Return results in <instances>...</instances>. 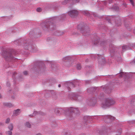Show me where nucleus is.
<instances>
[{
    "instance_id": "1",
    "label": "nucleus",
    "mask_w": 135,
    "mask_h": 135,
    "mask_svg": "<svg viewBox=\"0 0 135 135\" xmlns=\"http://www.w3.org/2000/svg\"><path fill=\"white\" fill-rule=\"evenodd\" d=\"M55 17L51 18L47 21L41 23L40 26L44 32H50L56 28V25L53 23L54 21Z\"/></svg>"
},
{
    "instance_id": "2",
    "label": "nucleus",
    "mask_w": 135,
    "mask_h": 135,
    "mask_svg": "<svg viewBox=\"0 0 135 135\" xmlns=\"http://www.w3.org/2000/svg\"><path fill=\"white\" fill-rule=\"evenodd\" d=\"M115 103V99L109 97L105 99L101 106L103 108H106L114 105Z\"/></svg>"
},
{
    "instance_id": "3",
    "label": "nucleus",
    "mask_w": 135,
    "mask_h": 135,
    "mask_svg": "<svg viewBox=\"0 0 135 135\" xmlns=\"http://www.w3.org/2000/svg\"><path fill=\"white\" fill-rule=\"evenodd\" d=\"M2 55L4 57L6 60L11 61L14 60L15 59L14 57H13L11 54V53L6 50H3L2 51L1 53Z\"/></svg>"
},
{
    "instance_id": "4",
    "label": "nucleus",
    "mask_w": 135,
    "mask_h": 135,
    "mask_svg": "<svg viewBox=\"0 0 135 135\" xmlns=\"http://www.w3.org/2000/svg\"><path fill=\"white\" fill-rule=\"evenodd\" d=\"M78 11L76 10H73L68 12V14L71 17H74L78 14Z\"/></svg>"
},
{
    "instance_id": "5",
    "label": "nucleus",
    "mask_w": 135,
    "mask_h": 135,
    "mask_svg": "<svg viewBox=\"0 0 135 135\" xmlns=\"http://www.w3.org/2000/svg\"><path fill=\"white\" fill-rule=\"evenodd\" d=\"M68 111L69 113L70 112L72 114L73 113L74 115H75L76 114L78 113L79 110L78 108H74L70 107L68 109Z\"/></svg>"
},
{
    "instance_id": "6",
    "label": "nucleus",
    "mask_w": 135,
    "mask_h": 135,
    "mask_svg": "<svg viewBox=\"0 0 135 135\" xmlns=\"http://www.w3.org/2000/svg\"><path fill=\"white\" fill-rule=\"evenodd\" d=\"M79 0H65L62 2V4L64 5L69 3L73 4L79 2Z\"/></svg>"
},
{
    "instance_id": "7",
    "label": "nucleus",
    "mask_w": 135,
    "mask_h": 135,
    "mask_svg": "<svg viewBox=\"0 0 135 135\" xmlns=\"http://www.w3.org/2000/svg\"><path fill=\"white\" fill-rule=\"evenodd\" d=\"M71 95L73 97L71 98L72 99L75 100H79L81 98V97L79 95H76L75 94H71Z\"/></svg>"
},
{
    "instance_id": "8",
    "label": "nucleus",
    "mask_w": 135,
    "mask_h": 135,
    "mask_svg": "<svg viewBox=\"0 0 135 135\" xmlns=\"http://www.w3.org/2000/svg\"><path fill=\"white\" fill-rule=\"evenodd\" d=\"M64 33V32L62 31H58L55 32L54 34L55 35L59 36L63 35Z\"/></svg>"
},
{
    "instance_id": "9",
    "label": "nucleus",
    "mask_w": 135,
    "mask_h": 135,
    "mask_svg": "<svg viewBox=\"0 0 135 135\" xmlns=\"http://www.w3.org/2000/svg\"><path fill=\"white\" fill-rule=\"evenodd\" d=\"M20 110L19 109H17L14 111L13 114L14 116H17L20 113Z\"/></svg>"
},
{
    "instance_id": "10",
    "label": "nucleus",
    "mask_w": 135,
    "mask_h": 135,
    "mask_svg": "<svg viewBox=\"0 0 135 135\" xmlns=\"http://www.w3.org/2000/svg\"><path fill=\"white\" fill-rule=\"evenodd\" d=\"M105 118L109 120H113L114 119V117L110 115L105 116Z\"/></svg>"
},
{
    "instance_id": "11",
    "label": "nucleus",
    "mask_w": 135,
    "mask_h": 135,
    "mask_svg": "<svg viewBox=\"0 0 135 135\" xmlns=\"http://www.w3.org/2000/svg\"><path fill=\"white\" fill-rule=\"evenodd\" d=\"M81 26L80 25H79L78 26V28L81 31V32L82 33H86V30L84 29V27H83L81 28H80V27Z\"/></svg>"
},
{
    "instance_id": "12",
    "label": "nucleus",
    "mask_w": 135,
    "mask_h": 135,
    "mask_svg": "<svg viewBox=\"0 0 135 135\" xmlns=\"http://www.w3.org/2000/svg\"><path fill=\"white\" fill-rule=\"evenodd\" d=\"M3 105L4 106L8 107H11L13 106V105L10 103H3Z\"/></svg>"
},
{
    "instance_id": "13",
    "label": "nucleus",
    "mask_w": 135,
    "mask_h": 135,
    "mask_svg": "<svg viewBox=\"0 0 135 135\" xmlns=\"http://www.w3.org/2000/svg\"><path fill=\"white\" fill-rule=\"evenodd\" d=\"M13 125L12 123H11L8 125V128L9 130L11 131L13 130Z\"/></svg>"
},
{
    "instance_id": "14",
    "label": "nucleus",
    "mask_w": 135,
    "mask_h": 135,
    "mask_svg": "<svg viewBox=\"0 0 135 135\" xmlns=\"http://www.w3.org/2000/svg\"><path fill=\"white\" fill-rule=\"evenodd\" d=\"M65 85V86L68 85L70 87H73V84L72 83L70 82H69L66 83Z\"/></svg>"
},
{
    "instance_id": "15",
    "label": "nucleus",
    "mask_w": 135,
    "mask_h": 135,
    "mask_svg": "<svg viewBox=\"0 0 135 135\" xmlns=\"http://www.w3.org/2000/svg\"><path fill=\"white\" fill-rule=\"evenodd\" d=\"M37 48L36 47H32V49L31 50H30V51H31V52H36L37 51Z\"/></svg>"
},
{
    "instance_id": "16",
    "label": "nucleus",
    "mask_w": 135,
    "mask_h": 135,
    "mask_svg": "<svg viewBox=\"0 0 135 135\" xmlns=\"http://www.w3.org/2000/svg\"><path fill=\"white\" fill-rule=\"evenodd\" d=\"M91 117L89 116H85L84 117V119L86 121H88L89 120H90Z\"/></svg>"
},
{
    "instance_id": "17",
    "label": "nucleus",
    "mask_w": 135,
    "mask_h": 135,
    "mask_svg": "<svg viewBox=\"0 0 135 135\" xmlns=\"http://www.w3.org/2000/svg\"><path fill=\"white\" fill-rule=\"evenodd\" d=\"M25 126L28 127L30 128L31 127V124L29 122H26L25 124Z\"/></svg>"
},
{
    "instance_id": "18",
    "label": "nucleus",
    "mask_w": 135,
    "mask_h": 135,
    "mask_svg": "<svg viewBox=\"0 0 135 135\" xmlns=\"http://www.w3.org/2000/svg\"><path fill=\"white\" fill-rule=\"evenodd\" d=\"M71 59V57L70 56H67L63 58V60L64 61H65V60H70Z\"/></svg>"
},
{
    "instance_id": "19",
    "label": "nucleus",
    "mask_w": 135,
    "mask_h": 135,
    "mask_svg": "<svg viewBox=\"0 0 135 135\" xmlns=\"http://www.w3.org/2000/svg\"><path fill=\"white\" fill-rule=\"evenodd\" d=\"M83 13L86 16H90V13L88 11H84L83 12Z\"/></svg>"
},
{
    "instance_id": "20",
    "label": "nucleus",
    "mask_w": 135,
    "mask_h": 135,
    "mask_svg": "<svg viewBox=\"0 0 135 135\" xmlns=\"http://www.w3.org/2000/svg\"><path fill=\"white\" fill-rule=\"evenodd\" d=\"M120 19H119V20H118V22H117V21H116V25H117V26H119L120 25Z\"/></svg>"
},
{
    "instance_id": "21",
    "label": "nucleus",
    "mask_w": 135,
    "mask_h": 135,
    "mask_svg": "<svg viewBox=\"0 0 135 135\" xmlns=\"http://www.w3.org/2000/svg\"><path fill=\"white\" fill-rule=\"evenodd\" d=\"M76 68L78 70H79L81 68V66L80 64H78L77 65Z\"/></svg>"
},
{
    "instance_id": "22",
    "label": "nucleus",
    "mask_w": 135,
    "mask_h": 135,
    "mask_svg": "<svg viewBox=\"0 0 135 135\" xmlns=\"http://www.w3.org/2000/svg\"><path fill=\"white\" fill-rule=\"evenodd\" d=\"M6 134L8 135H12V133L11 131H8L6 132Z\"/></svg>"
},
{
    "instance_id": "23",
    "label": "nucleus",
    "mask_w": 135,
    "mask_h": 135,
    "mask_svg": "<svg viewBox=\"0 0 135 135\" xmlns=\"http://www.w3.org/2000/svg\"><path fill=\"white\" fill-rule=\"evenodd\" d=\"M42 11V9L40 7L36 9V11L38 12H41Z\"/></svg>"
},
{
    "instance_id": "24",
    "label": "nucleus",
    "mask_w": 135,
    "mask_h": 135,
    "mask_svg": "<svg viewBox=\"0 0 135 135\" xmlns=\"http://www.w3.org/2000/svg\"><path fill=\"white\" fill-rule=\"evenodd\" d=\"M10 121V119L9 118H7L6 121V123H8Z\"/></svg>"
},
{
    "instance_id": "25",
    "label": "nucleus",
    "mask_w": 135,
    "mask_h": 135,
    "mask_svg": "<svg viewBox=\"0 0 135 135\" xmlns=\"http://www.w3.org/2000/svg\"><path fill=\"white\" fill-rule=\"evenodd\" d=\"M127 46H122V49L123 50H127Z\"/></svg>"
},
{
    "instance_id": "26",
    "label": "nucleus",
    "mask_w": 135,
    "mask_h": 135,
    "mask_svg": "<svg viewBox=\"0 0 135 135\" xmlns=\"http://www.w3.org/2000/svg\"><path fill=\"white\" fill-rule=\"evenodd\" d=\"M114 9L116 11H118V7L117 6H115L114 7Z\"/></svg>"
},
{
    "instance_id": "27",
    "label": "nucleus",
    "mask_w": 135,
    "mask_h": 135,
    "mask_svg": "<svg viewBox=\"0 0 135 135\" xmlns=\"http://www.w3.org/2000/svg\"><path fill=\"white\" fill-rule=\"evenodd\" d=\"M33 113H34V114L35 115H36V114H40V112H37L36 111H35V112H34Z\"/></svg>"
},
{
    "instance_id": "28",
    "label": "nucleus",
    "mask_w": 135,
    "mask_h": 135,
    "mask_svg": "<svg viewBox=\"0 0 135 135\" xmlns=\"http://www.w3.org/2000/svg\"><path fill=\"white\" fill-rule=\"evenodd\" d=\"M130 2L132 4L133 6H134V3L133 2V1L132 0H130Z\"/></svg>"
},
{
    "instance_id": "29",
    "label": "nucleus",
    "mask_w": 135,
    "mask_h": 135,
    "mask_svg": "<svg viewBox=\"0 0 135 135\" xmlns=\"http://www.w3.org/2000/svg\"><path fill=\"white\" fill-rule=\"evenodd\" d=\"M131 63V64L132 65L135 64V59L133 61H132Z\"/></svg>"
},
{
    "instance_id": "30",
    "label": "nucleus",
    "mask_w": 135,
    "mask_h": 135,
    "mask_svg": "<svg viewBox=\"0 0 135 135\" xmlns=\"http://www.w3.org/2000/svg\"><path fill=\"white\" fill-rule=\"evenodd\" d=\"M7 18V17H1V18L2 20L5 21V19L6 18Z\"/></svg>"
},
{
    "instance_id": "31",
    "label": "nucleus",
    "mask_w": 135,
    "mask_h": 135,
    "mask_svg": "<svg viewBox=\"0 0 135 135\" xmlns=\"http://www.w3.org/2000/svg\"><path fill=\"white\" fill-rule=\"evenodd\" d=\"M23 74L24 75H26L28 73L27 71H25L23 72Z\"/></svg>"
},
{
    "instance_id": "32",
    "label": "nucleus",
    "mask_w": 135,
    "mask_h": 135,
    "mask_svg": "<svg viewBox=\"0 0 135 135\" xmlns=\"http://www.w3.org/2000/svg\"><path fill=\"white\" fill-rule=\"evenodd\" d=\"M123 76V74L122 73H120L119 74V77H122Z\"/></svg>"
},
{
    "instance_id": "33",
    "label": "nucleus",
    "mask_w": 135,
    "mask_h": 135,
    "mask_svg": "<svg viewBox=\"0 0 135 135\" xmlns=\"http://www.w3.org/2000/svg\"><path fill=\"white\" fill-rule=\"evenodd\" d=\"M103 95H102V96H100H100H99L98 97V98H99L100 99L101 98H103Z\"/></svg>"
},
{
    "instance_id": "34",
    "label": "nucleus",
    "mask_w": 135,
    "mask_h": 135,
    "mask_svg": "<svg viewBox=\"0 0 135 135\" xmlns=\"http://www.w3.org/2000/svg\"><path fill=\"white\" fill-rule=\"evenodd\" d=\"M109 2L110 3H111L112 2V0H109Z\"/></svg>"
},
{
    "instance_id": "35",
    "label": "nucleus",
    "mask_w": 135,
    "mask_h": 135,
    "mask_svg": "<svg viewBox=\"0 0 135 135\" xmlns=\"http://www.w3.org/2000/svg\"><path fill=\"white\" fill-rule=\"evenodd\" d=\"M97 55V56H99V55ZM98 59H100V57L99 56V57H98Z\"/></svg>"
},
{
    "instance_id": "36",
    "label": "nucleus",
    "mask_w": 135,
    "mask_h": 135,
    "mask_svg": "<svg viewBox=\"0 0 135 135\" xmlns=\"http://www.w3.org/2000/svg\"><path fill=\"white\" fill-rule=\"evenodd\" d=\"M104 42H102V43H101V45H102L103 44H104Z\"/></svg>"
},
{
    "instance_id": "37",
    "label": "nucleus",
    "mask_w": 135,
    "mask_h": 135,
    "mask_svg": "<svg viewBox=\"0 0 135 135\" xmlns=\"http://www.w3.org/2000/svg\"><path fill=\"white\" fill-rule=\"evenodd\" d=\"M47 40L49 41V40H50V38H47Z\"/></svg>"
},
{
    "instance_id": "38",
    "label": "nucleus",
    "mask_w": 135,
    "mask_h": 135,
    "mask_svg": "<svg viewBox=\"0 0 135 135\" xmlns=\"http://www.w3.org/2000/svg\"><path fill=\"white\" fill-rule=\"evenodd\" d=\"M61 86L60 84H59L58 85V86L59 87H61Z\"/></svg>"
},
{
    "instance_id": "39",
    "label": "nucleus",
    "mask_w": 135,
    "mask_h": 135,
    "mask_svg": "<svg viewBox=\"0 0 135 135\" xmlns=\"http://www.w3.org/2000/svg\"><path fill=\"white\" fill-rule=\"evenodd\" d=\"M133 32L135 34V29H134L133 30Z\"/></svg>"
},
{
    "instance_id": "40",
    "label": "nucleus",
    "mask_w": 135,
    "mask_h": 135,
    "mask_svg": "<svg viewBox=\"0 0 135 135\" xmlns=\"http://www.w3.org/2000/svg\"><path fill=\"white\" fill-rule=\"evenodd\" d=\"M86 82H89V83H90V81H89L88 80L87 81H86Z\"/></svg>"
},
{
    "instance_id": "41",
    "label": "nucleus",
    "mask_w": 135,
    "mask_h": 135,
    "mask_svg": "<svg viewBox=\"0 0 135 135\" xmlns=\"http://www.w3.org/2000/svg\"><path fill=\"white\" fill-rule=\"evenodd\" d=\"M2 98V96L1 94H0V98Z\"/></svg>"
},
{
    "instance_id": "42",
    "label": "nucleus",
    "mask_w": 135,
    "mask_h": 135,
    "mask_svg": "<svg viewBox=\"0 0 135 135\" xmlns=\"http://www.w3.org/2000/svg\"><path fill=\"white\" fill-rule=\"evenodd\" d=\"M37 135H41V134L40 133H38V134Z\"/></svg>"
},
{
    "instance_id": "43",
    "label": "nucleus",
    "mask_w": 135,
    "mask_h": 135,
    "mask_svg": "<svg viewBox=\"0 0 135 135\" xmlns=\"http://www.w3.org/2000/svg\"><path fill=\"white\" fill-rule=\"evenodd\" d=\"M31 33H32L31 32H30L29 33V34H30V35H31Z\"/></svg>"
},
{
    "instance_id": "44",
    "label": "nucleus",
    "mask_w": 135,
    "mask_h": 135,
    "mask_svg": "<svg viewBox=\"0 0 135 135\" xmlns=\"http://www.w3.org/2000/svg\"><path fill=\"white\" fill-rule=\"evenodd\" d=\"M69 86H68V88L69 90Z\"/></svg>"
},
{
    "instance_id": "45",
    "label": "nucleus",
    "mask_w": 135,
    "mask_h": 135,
    "mask_svg": "<svg viewBox=\"0 0 135 135\" xmlns=\"http://www.w3.org/2000/svg\"><path fill=\"white\" fill-rule=\"evenodd\" d=\"M0 135H2V134L1 133H0Z\"/></svg>"
},
{
    "instance_id": "46",
    "label": "nucleus",
    "mask_w": 135,
    "mask_h": 135,
    "mask_svg": "<svg viewBox=\"0 0 135 135\" xmlns=\"http://www.w3.org/2000/svg\"><path fill=\"white\" fill-rule=\"evenodd\" d=\"M112 46V45H111V46ZM110 46V47H111V45H110V46Z\"/></svg>"
},
{
    "instance_id": "47",
    "label": "nucleus",
    "mask_w": 135,
    "mask_h": 135,
    "mask_svg": "<svg viewBox=\"0 0 135 135\" xmlns=\"http://www.w3.org/2000/svg\"><path fill=\"white\" fill-rule=\"evenodd\" d=\"M12 97V98H14V97Z\"/></svg>"
},
{
    "instance_id": "48",
    "label": "nucleus",
    "mask_w": 135,
    "mask_h": 135,
    "mask_svg": "<svg viewBox=\"0 0 135 135\" xmlns=\"http://www.w3.org/2000/svg\"><path fill=\"white\" fill-rule=\"evenodd\" d=\"M1 86H0V89H1Z\"/></svg>"
},
{
    "instance_id": "49",
    "label": "nucleus",
    "mask_w": 135,
    "mask_h": 135,
    "mask_svg": "<svg viewBox=\"0 0 135 135\" xmlns=\"http://www.w3.org/2000/svg\"><path fill=\"white\" fill-rule=\"evenodd\" d=\"M88 92H89V89H88Z\"/></svg>"
}]
</instances>
